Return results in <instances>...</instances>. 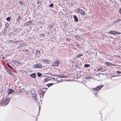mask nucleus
I'll return each mask as SVG.
<instances>
[{"label": "nucleus", "mask_w": 121, "mask_h": 121, "mask_svg": "<svg viewBox=\"0 0 121 121\" xmlns=\"http://www.w3.org/2000/svg\"><path fill=\"white\" fill-rule=\"evenodd\" d=\"M11 100L10 98H8L5 99L2 104V105L3 106H5L7 105L9 103Z\"/></svg>", "instance_id": "nucleus-1"}, {"label": "nucleus", "mask_w": 121, "mask_h": 121, "mask_svg": "<svg viewBox=\"0 0 121 121\" xmlns=\"http://www.w3.org/2000/svg\"><path fill=\"white\" fill-rule=\"evenodd\" d=\"M76 11L78 13H79L82 15H84L85 14V11L81 9L77 8Z\"/></svg>", "instance_id": "nucleus-2"}, {"label": "nucleus", "mask_w": 121, "mask_h": 121, "mask_svg": "<svg viewBox=\"0 0 121 121\" xmlns=\"http://www.w3.org/2000/svg\"><path fill=\"white\" fill-rule=\"evenodd\" d=\"M60 63V61L59 60H56L53 63L52 66L58 67L59 66Z\"/></svg>", "instance_id": "nucleus-3"}, {"label": "nucleus", "mask_w": 121, "mask_h": 121, "mask_svg": "<svg viewBox=\"0 0 121 121\" xmlns=\"http://www.w3.org/2000/svg\"><path fill=\"white\" fill-rule=\"evenodd\" d=\"M103 86V85H101L99 86H98L95 88H93V90L94 93H95L94 92L97 91L100 89Z\"/></svg>", "instance_id": "nucleus-4"}, {"label": "nucleus", "mask_w": 121, "mask_h": 121, "mask_svg": "<svg viewBox=\"0 0 121 121\" xmlns=\"http://www.w3.org/2000/svg\"><path fill=\"white\" fill-rule=\"evenodd\" d=\"M35 68H40L42 67V65L40 64H37L33 66Z\"/></svg>", "instance_id": "nucleus-5"}, {"label": "nucleus", "mask_w": 121, "mask_h": 121, "mask_svg": "<svg viewBox=\"0 0 121 121\" xmlns=\"http://www.w3.org/2000/svg\"><path fill=\"white\" fill-rule=\"evenodd\" d=\"M117 31H115L113 30H112L110 31L109 32H108V33L111 34L113 35H117Z\"/></svg>", "instance_id": "nucleus-6"}, {"label": "nucleus", "mask_w": 121, "mask_h": 121, "mask_svg": "<svg viewBox=\"0 0 121 121\" xmlns=\"http://www.w3.org/2000/svg\"><path fill=\"white\" fill-rule=\"evenodd\" d=\"M56 75L57 76V77L60 78H63L67 77L66 76H64L62 74L60 75L58 74V75Z\"/></svg>", "instance_id": "nucleus-7"}, {"label": "nucleus", "mask_w": 121, "mask_h": 121, "mask_svg": "<svg viewBox=\"0 0 121 121\" xmlns=\"http://www.w3.org/2000/svg\"><path fill=\"white\" fill-rule=\"evenodd\" d=\"M21 19V15H19L16 19V22H20V20Z\"/></svg>", "instance_id": "nucleus-8"}, {"label": "nucleus", "mask_w": 121, "mask_h": 121, "mask_svg": "<svg viewBox=\"0 0 121 121\" xmlns=\"http://www.w3.org/2000/svg\"><path fill=\"white\" fill-rule=\"evenodd\" d=\"M14 91V90L12 89H9L8 90V95L12 93Z\"/></svg>", "instance_id": "nucleus-9"}, {"label": "nucleus", "mask_w": 121, "mask_h": 121, "mask_svg": "<svg viewBox=\"0 0 121 121\" xmlns=\"http://www.w3.org/2000/svg\"><path fill=\"white\" fill-rule=\"evenodd\" d=\"M6 71L10 75L12 76L13 75V73L11 72L10 70L9 69H7Z\"/></svg>", "instance_id": "nucleus-10"}, {"label": "nucleus", "mask_w": 121, "mask_h": 121, "mask_svg": "<svg viewBox=\"0 0 121 121\" xmlns=\"http://www.w3.org/2000/svg\"><path fill=\"white\" fill-rule=\"evenodd\" d=\"M13 62L14 64H17L18 65H20V63L19 62V61H17L16 60H14L13 61Z\"/></svg>", "instance_id": "nucleus-11"}, {"label": "nucleus", "mask_w": 121, "mask_h": 121, "mask_svg": "<svg viewBox=\"0 0 121 121\" xmlns=\"http://www.w3.org/2000/svg\"><path fill=\"white\" fill-rule=\"evenodd\" d=\"M31 24V21H29L26 22L25 24L26 26H28Z\"/></svg>", "instance_id": "nucleus-12"}, {"label": "nucleus", "mask_w": 121, "mask_h": 121, "mask_svg": "<svg viewBox=\"0 0 121 121\" xmlns=\"http://www.w3.org/2000/svg\"><path fill=\"white\" fill-rule=\"evenodd\" d=\"M73 17L74 18L75 21L76 22H77L78 21V20L77 18V16L75 15H74L73 16Z\"/></svg>", "instance_id": "nucleus-13"}, {"label": "nucleus", "mask_w": 121, "mask_h": 121, "mask_svg": "<svg viewBox=\"0 0 121 121\" xmlns=\"http://www.w3.org/2000/svg\"><path fill=\"white\" fill-rule=\"evenodd\" d=\"M19 3L21 5H22L23 6L25 5V3L23 1H19Z\"/></svg>", "instance_id": "nucleus-14"}, {"label": "nucleus", "mask_w": 121, "mask_h": 121, "mask_svg": "<svg viewBox=\"0 0 121 121\" xmlns=\"http://www.w3.org/2000/svg\"><path fill=\"white\" fill-rule=\"evenodd\" d=\"M42 62H45L47 64H48L49 63V61H48L47 59H45V60L42 59Z\"/></svg>", "instance_id": "nucleus-15"}, {"label": "nucleus", "mask_w": 121, "mask_h": 121, "mask_svg": "<svg viewBox=\"0 0 121 121\" xmlns=\"http://www.w3.org/2000/svg\"><path fill=\"white\" fill-rule=\"evenodd\" d=\"M30 76L31 77L33 78H35L36 76V75L34 73H32Z\"/></svg>", "instance_id": "nucleus-16"}, {"label": "nucleus", "mask_w": 121, "mask_h": 121, "mask_svg": "<svg viewBox=\"0 0 121 121\" xmlns=\"http://www.w3.org/2000/svg\"><path fill=\"white\" fill-rule=\"evenodd\" d=\"M55 83H50L49 84H47L46 85V86H47L48 87H50V86H52Z\"/></svg>", "instance_id": "nucleus-17"}, {"label": "nucleus", "mask_w": 121, "mask_h": 121, "mask_svg": "<svg viewBox=\"0 0 121 121\" xmlns=\"http://www.w3.org/2000/svg\"><path fill=\"white\" fill-rule=\"evenodd\" d=\"M105 63L107 65H108L111 66V65H112V63H111L109 62H105Z\"/></svg>", "instance_id": "nucleus-18"}, {"label": "nucleus", "mask_w": 121, "mask_h": 121, "mask_svg": "<svg viewBox=\"0 0 121 121\" xmlns=\"http://www.w3.org/2000/svg\"><path fill=\"white\" fill-rule=\"evenodd\" d=\"M90 65L89 64H85L84 65V67H89Z\"/></svg>", "instance_id": "nucleus-19"}, {"label": "nucleus", "mask_w": 121, "mask_h": 121, "mask_svg": "<svg viewBox=\"0 0 121 121\" xmlns=\"http://www.w3.org/2000/svg\"><path fill=\"white\" fill-rule=\"evenodd\" d=\"M75 38L78 40H80V37L78 36V35H75Z\"/></svg>", "instance_id": "nucleus-20"}, {"label": "nucleus", "mask_w": 121, "mask_h": 121, "mask_svg": "<svg viewBox=\"0 0 121 121\" xmlns=\"http://www.w3.org/2000/svg\"><path fill=\"white\" fill-rule=\"evenodd\" d=\"M75 45L77 46L78 47H79L80 46V45L78 44L77 42H75Z\"/></svg>", "instance_id": "nucleus-21"}, {"label": "nucleus", "mask_w": 121, "mask_h": 121, "mask_svg": "<svg viewBox=\"0 0 121 121\" xmlns=\"http://www.w3.org/2000/svg\"><path fill=\"white\" fill-rule=\"evenodd\" d=\"M121 21V19H118L116 21H115L114 22V23H115V22L117 23L118 22H120Z\"/></svg>", "instance_id": "nucleus-22"}, {"label": "nucleus", "mask_w": 121, "mask_h": 121, "mask_svg": "<svg viewBox=\"0 0 121 121\" xmlns=\"http://www.w3.org/2000/svg\"><path fill=\"white\" fill-rule=\"evenodd\" d=\"M45 36V35L44 34H40V36L41 37H44Z\"/></svg>", "instance_id": "nucleus-23"}, {"label": "nucleus", "mask_w": 121, "mask_h": 121, "mask_svg": "<svg viewBox=\"0 0 121 121\" xmlns=\"http://www.w3.org/2000/svg\"><path fill=\"white\" fill-rule=\"evenodd\" d=\"M37 75L39 77H41L42 75V74L41 73H37Z\"/></svg>", "instance_id": "nucleus-24"}, {"label": "nucleus", "mask_w": 121, "mask_h": 121, "mask_svg": "<svg viewBox=\"0 0 121 121\" xmlns=\"http://www.w3.org/2000/svg\"><path fill=\"white\" fill-rule=\"evenodd\" d=\"M83 56V55L82 54H78L77 55V56L78 57H80Z\"/></svg>", "instance_id": "nucleus-25"}, {"label": "nucleus", "mask_w": 121, "mask_h": 121, "mask_svg": "<svg viewBox=\"0 0 121 121\" xmlns=\"http://www.w3.org/2000/svg\"><path fill=\"white\" fill-rule=\"evenodd\" d=\"M54 4L53 3L49 5L50 7L52 8Z\"/></svg>", "instance_id": "nucleus-26"}, {"label": "nucleus", "mask_w": 121, "mask_h": 121, "mask_svg": "<svg viewBox=\"0 0 121 121\" xmlns=\"http://www.w3.org/2000/svg\"><path fill=\"white\" fill-rule=\"evenodd\" d=\"M41 3V1L40 0H37V4L38 5L39 4H40Z\"/></svg>", "instance_id": "nucleus-27"}, {"label": "nucleus", "mask_w": 121, "mask_h": 121, "mask_svg": "<svg viewBox=\"0 0 121 121\" xmlns=\"http://www.w3.org/2000/svg\"><path fill=\"white\" fill-rule=\"evenodd\" d=\"M6 20L8 21H9L10 20V18L9 17H8L7 18Z\"/></svg>", "instance_id": "nucleus-28"}, {"label": "nucleus", "mask_w": 121, "mask_h": 121, "mask_svg": "<svg viewBox=\"0 0 121 121\" xmlns=\"http://www.w3.org/2000/svg\"><path fill=\"white\" fill-rule=\"evenodd\" d=\"M35 52L37 53H40V50L39 49L37 50Z\"/></svg>", "instance_id": "nucleus-29"}, {"label": "nucleus", "mask_w": 121, "mask_h": 121, "mask_svg": "<svg viewBox=\"0 0 121 121\" xmlns=\"http://www.w3.org/2000/svg\"><path fill=\"white\" fill-rule=\"evenodd\" d=\"M7 65L9 68L11 69H13V68L12 67H11L10 65L8 63V64Z\"/></svg>", "instance_id": "nucleus-30"}, {"label": "nucleus", "mask_w": 121, "mask_h": 121, "mask_svg": "<svg viewBox=\"0 0 121 121\" xmlns=\"http://www.w3.org/2000/svg\"><path fill=\"white\" fill-rule=\"evenodd\" d=\"M48 80H48L47 78H45L44 80V81L45 82H48Z\"/></svg>", "instance_id": "nucleus-31"}, {"label": "nucleus", "mask_w": 121, "mask_h": 121, "mask_svg": "<svg viewBox=\"0 0 121 121\" xmlns=\"http://www.w3.org/2000/svg\"><path fill=\"white\" fill-rule=\"evenodd\" d=\"M54 27V25L53 24H51L50 26V28H52L53 27Z\"/></svg>", "instance_id": "nucleus-32"}, {"label": "nucleus", "mask_w": 121, "mask_h": 121, "mask_svg": "<svg viewBox=\"0 0 121 121\" xmlns=\"http://www.w3.org/2000/svg\"><path fill=\"white\" fill-rule=\"evenodd\" d=\"M103 70V69L102 68H101L99 69H97V71H98L99 70Z\"/></svg>", "instance_id": "nucleus-33"}, {"label": "nucleus", "mask_w": 121, "mask_h": 121, "mask_svg": "<svg viewBox=\"0 0 121 121\" xmlns=\"http://www.w3.org/2000/svg\"><path fill=\"white\" fill-rule=\"evenodd\" d=\"M5 27H8V26H9V24H8V23H6L5 24Z\"/></svg>", "instance_id": "nucleus-34"}, {"label": "nucleus", "mask_w": 121, "mask_h": 121, "mask_svg": "<svg viewBox=\"0 0 121 121\" xmlns=\"http://www.w3.org/2000/svg\"><path fill=\"white\" fill-rule=\"evenodd\" d=\"M34 98H35V101H37L38 100H37V98L35 96L34 97Z\"/></svg>", "instance_id": "nucleus-35"}, {"label": "nucleus", "mask_w": 121, "mask_h": 121, "mask_svg": "<svg viewBox=\"0 0 121 121\" xmlns=\"http://www.w3.org/2000/svg\"><path fill=\"white\" fill-rule=\"evenodd\" d=\"M116 72L117 73H121V72L120 71H116Z\"/></svg>", "instance_id": "nucleus-36"}, {"label": "nucleus", "mask_w": 121, "mask_h": 121, "mask_svg": "<svg viewBox=\"0 0 121 121\" xmlns=\"http://www.w3.org/2000/svg\"><path fill=\"white\" fill-rule=\"evenodd\" d=\"M2 24L0 22V27H1L2 26Z\"/></svg>", "instance_id": "nucleus-37"}, {"label": "nucleus", "mask_w": 121, "mask_h": 121, "mask_svg": "<svg viewBox=\"0 0 121 121\" xmlns=\"http://www.w3.org/2000/svg\"><path fill=\"white\" fill-rule=\"evenodd\" d=\"M25 52H28L29 51L28 49H26L25 50Z\"/></svg>", "instance_id": "nucleus-38"}, {"label": "nucleus", "mask_w": 121, "mask_h": 121, "mask_svg": "<svg viewBox=\"0 0 121 121\" xmlns=\"http://www.w3.org/2000/svg\"><path fill=\"white\" fill-rule=\"evenodd\" d=\"M119 12L121 14V9H120L119 10Z\"/></svg>", "instance_id": "nucleus-39"}, {"label": "nucleus", "mask_w": 121, "mask_h": 121, "mask_svg": "<svg viewBox=\"0 0 121 121\" xmlns=\"http://www.w3.org/2000/svg\"><path fill=\"white\" fill-rule=\"evenodd\" d=\"M38 105H39V108H40V103L39 102V103H38Z\"/></svg>", "instance_id": "nucleus-40"}, {"label": "nucleus", "mask_w": 121, "mask_h": 121, "mask_svg": "<svg viewBox=\"0 0 121 121\" xmlns=\"http://www.w3.org/2000/svg\"><path fill=\"white\" fill-rule=\"evenodd\" d=\"M117 35L118 34H121V33H120V32H117Z\"/></svg>", "instance_id": "nucleus-41"}, {"label": "nucleus", "mask_w": 121, "mask_h": 121, "mask_svg": "<svg viewBox=\"0 0 121 121\" xmlns=\"http://www.w3.org/2000/svg\"><path fill=\"white\" fill-rule=\"evenodd\" d=\"M56 75H58V74H55V75H52L53 76H57Z\"/></svg>", "instance_id": "nucleus-42"}, {"label": "nucleus", "mask_w": 121, "mask_h": 121, "mask_svg": "<svg viewBox=\"0 0 121 121\" xmlns=\"http://www.w3.org/2000/svg\"><path fill=\"white\" fill-rule=\"evenodd\" d=\"M51 78L53 79V80H55V78H52V77H51Z\"/></svg>", "instance_id": "nucleus-43"}, {"label": "nucleus", "mask_w": 121, "mask_h": 121, "mask_svg": "<svg viewBox=\"0 0 121 121\" xmlns=\"http://www.w3.org/2000/svg\"><path fill=\"white\" fill-rule=\"evenodd\" d=\"M112 65L113 66H116V65H115L114 64H112Z\"/></svg>", "instance_id": "nucleus-44"}, {"label": "nucleus", "mask_w": 121, "mask_h": 121, "mask_svg": "<svg viewBox=\"0 0 121 121\" xmlns=\"http://www.w3.org/2000/svg\"><path fill=\"white\" fill-rule=\"evenodd\" d=\"M63 0V1L64 2L65 1V0H66V1H67V0Z\"/></svg>", "instance_id": "nucleus-45"}, {"label": "nucleus", "mask_w": 121, "mask_h": 121, "mask_svg": "<svg viewBox=\"0 0 121 121\" xmlns=\"http://www.w3.org/2000/svg\"><path fill=\"white\" fill-rule=\"evenodd\" d=\"M47 89V88H44V89H45V91H46Z\"/></svg>", "instance_id": "nucleus-46"}, {"label": "nucleus", "mask_w": 121, "mask_h": 121, "mask_svg": "<svg viewBox=\"0 0 121 121\" xmlns=\"http://www.w3.org/2000/svg\"><path fill=\"white\" fill-rule=\"evenodd\" d=\"M57 81L58 82V83L59 82V80H58Z\"/></svg>", "instance_id": "nucleus-47"}, {"label": "nucleus", "mask_w": 121, "mask_h": 121, "mask_svg": "<svg viewBox=\"0 0 121 121\" xmlns=\"http://www.w3.org/2000/svg\"><path fill=\"white\" fill-rule=\"evenodd\" d=\"M2 58L3 59H4V57H2Z\"/></svg>", "instance_id": "nucleus-48"}, {"label": "nucleus", "mask_w": 121, "mask_h": 121, "mask_svg": "<svg viewBox=\"0 0 121 121\" xmlns=\"http://www.w3.org/2000/svg\"><path fill=\"white\" fill-rule=\"evenodd\" d=\"M43 93H45V92H43Z\"/></svg>", "instance_id": "nucleus-49"}, {"label": "nucleus", "mask_w": 121, "mask_h": 121, "mask_svg": "<svg viewBox=\"0 0 121 121\" xmlns=\"http://www.w3.org/2000/svg\"><path fill=\"white\" fill-rule=\"evenodd\" d=\"M78 68H79V66H78Z\"/></svg>", "instance_id": "nucleus-50"}, {"label": "nucleus", "mask_w": 121, "mask_h": 121, "mask_svg": "<svg viewBox=\"0 0 121 121\" xmlns=\"http://www.w3.org/2000/svg\"><path fill=\"white\" fill-rule=\"evenodd\" d=\"M18 15H19V14H18Z\"/></svg>", "instance_id": "nucleus-51"}, {"label": "nucleus", "mask_w": 121, "mask_h": 121, "mask_svg": "<svg viewBox=\"0 0 121 121\" xmlns=\"http://www.w3.org/2000/svg\"><path fill=\"white\" fill-rule=\"evenodd\" d=\"M75 67H77V66H75Z\"/></svg>", "instance_id": "nucleus-52"}, {"label": "nucleus", "mask_w": 121, "mask_h": 121, "mask_svg": "<svg viewBox=\"0 0 121 121\" xmlns=\"http://www.w3.org/2000/svg\"><path fill=\"white\" fill-rule=\"evenodd\" d=\"M75 67H77V66H75Z\"/></svg>", "instance_id": "nucleus-53"}, {"label": "nucleus", "mask_w": 121, "mask_h": 121, "mask_svg": "<svg viewBox=\"0 0 121 121\" xmlns=\"http://www.w3.org/2000/svg\"><path fill=\"white\" fill-rule=\"evenodd\" d=\"M75 67H77V66H75Z\"/></svg>", "instance_id": "nucleus-54"}]
</instances>
